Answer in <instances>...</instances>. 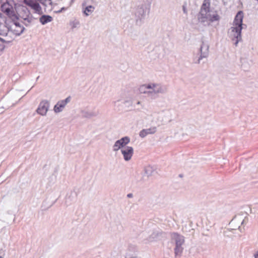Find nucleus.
Instances as JSON below:
<instances>
[{
  "label": "nucleus",
  "mask_w": 258,
  "mask_h": 258,
  "mask_svg": "<svg viewBox=\"0 0 258 258\" xmlns=\"http://www.w3.org/2000/svg\"><path fill=\"white\" fill-rule=\"evenodd\" d=\"M2 19V14H1V13H0V19Z\"/></svg>",
  "instance_id": "aec40b11"
},
{
  "label": "nucleus",
  "mask_w": 258,
  "mask_h": 258,
  "mask_svg": "<svg viewBox=\"0 0 258 258\" xmlns=\"http://www.w3.org/2000/svg\"><path fill=\"white\" fill-rule=\"evenodd\" d=\"M156 87L155 84L144 85L140 87V91L142 93H146L148 92L145 90L146 89H153ZM148 92H151L149 91Z\"/></svg>",
  "instance_id": "ddd939ff"
},
{
  "label": "nucleus",
  "mask_w": 258,
  "mask_h": 258,
  "mask_svg": "<svg viewBox=\"0 0 258 258\" xmlns=\"http://www.w3.org/2000/svg\"><path fill=\"white\" fill-rule=\"evenodd\" d=\"M18 20L7 19L6 21L7 26L0 25V35L3 37H0V39L5 42H10L13 38L9 36L12 34L18 36L23 32L24 28L17 22Z\"/></svg>",
  "instance_id": "f257e3e1"
},
{
  "label": "nucleus",
  "mask_w": 258,
  "mask_h": 258,
  "mask_svg": "<svg viewBox=\"0 0 258 258\" xmlns=\"http://www.w3.org/2000/svg\"><path fill=\"white\" fill-rule=\"evenodd\" d=\"M130 142L129 138L126 137L121 138L120 140L117 141L113 146V150L117 151L120 148H123Z\"/></svg>",
  "instance_id": "0eeeda50"
},
{
  "label": "nucleus",
  "mask_w": 258,
  "mask_h": 258,
  "mask_svg": "<svg viewBox=\"0 0 258 258\" xmlns=\"http://www.w3.org/2000/svg\"><path fill=\"white\" fill-rule=\"evenodd\" d=\"M173 238L175 239L176 244L177 246H181L184 242L183 236L179 235L176 233H174L172 235Z\"/></svg>",
  "instance_id": "9d476101"
},
{
  "label": "nucleus",
  "mask_w": 258,
  "mask_h": 258,
  "mask_svg": "<svg viewBox=\"0 0 258 258\" xmlns=\"http://www.w3.org/2000/svg\"><path fill=\"white\" fill-rule=\"evenodd\" d=\"M83 13L85 16H88L93 14L95 10V7L92 6H85L83 4Z\"/></svg>",
  "instance_id": "1a4fd4ad"
},
{
  "label": "nucleus",
  "mask_w": 258,
  "mask_h": 258,
  "mask_svg": "<svg viewBox=\"0 0 258 258\" xmlns=\"http://www.w3.org/2000/svg\"><path fill=\"white\" fill-rule=\"evenodd\" d=\"M255 258H258V251L257 253L255 254Z\"/></svg>",
  "instance_id": "a211bd4d"
},
{
  "label": "nucleus",
  "mask_w": 258,
  "mask_h": 258,
  "mask_svg": "<svg viewBox=\"0 0 258 258\" xmlns=\"http://www.w3.org/2000/svg\"><path fill=\"white\" fill-rule=\"evenodd\" d=\"M48 102L47 101H42L36 110L37 112L41 115H45L48 111Z\"/></svg>",
  "instance_id": "423d86ee"
},
{
  "label": "nucleus",
  "mask_w": 258,
  "mask_h": 258,
  "mask_svg": "<svg viewBox=\"0 0 258 258\" xmlns=\"http://www.w3.org/2000/svg\"><path fill=\"white\" fill-rule=\"evenodd\" d=\"M0 258H3V257H2V256H0Z\"/></svg>",
  "instance_id": "412c9836"
},
{
  "label": "nucleus",
  "mask_w": 258,
  "mask_h": 258,
  "mask_svg": "<svg viewBox=\"0 0 258 258\" xmlns=\"http://www.w3.org/2000/svg\"><path fill=\"white\" fill-rule=\"evenodd\" d=\"M127 197L129 198L132 197V194H128Z\"/></svg>",
  "instance_id": "f3484780"
},
{
  "label": "nucleus",
  "mask_w": 258,
  "mask_h": 258,
  "mask_svg": "<svg viewBox=\"0 0 258 258\" xmlns=\"http://www.w3.org/2000/svg\"><path fill=\"white\" fill-rule=\"evenodd\" d=\"M210 2L209 0H205L202 5L198 16V20L201 22L210 21L211 22L218 21L219 15L216 12H212L210 9Z\"/></svg>",
  "instance_id": "f03ea898"
},
{
  "label": "nucleus",
  "mask_w": 258,
  "mask_h": 258,
  "mask_svg": "<svg viewBox=\"0 0 258 258\" xmlns=\"http://www.w3.org/2000/svg\"><path fill=\"white\" fill-rule=\"evenodd\" d=\"M24 3L30 8L34 13L38 14H42V8L36 0H24Z\"/></svg>",
  "instance_id": "39448f33"
},
{
  "label": "nucleus",
  "mask_w": 258,
  "mask_h": 258,
  "mask_svg": "<svg viewBox=\"0 0 258 258\" xmlns=\"http://www.w3.org/2000/svg\"><path fill=\"white\" fill-rule=\"evenodd\" d=\"M152 133V132H150V129L149 130H143L140 133V136L143 138L145 137L147 134Z\"/></svg>",
  "instance_id": "4468645a"
},
{
  "label": "nucleus",
  "mask_w": 258,
  "mask_h": 258,
  "mask_svg": "<svg viewBox=\"0 0 258 258\" xmlns=\"http://www.w3.org/2000/svg\"><path fill=\"white\" fill-rule=\"evenodd\" d=\"M133 149L131 147H126L121 149V153L125 160H130L133 154Z\"/></svg>",
  "instance_id": "6e6552de"
},
{
  "label": "nucleus",
  "mask_w": 258,
  "mask_h": 258,
  "mask_svg": "<svg viewBox=\"0 0 258 258\" xmlns=\"http://www.w3.org/2000/svg\"><path fill=\"white\" fill-rule=\"evenodd\" d=\"M2 11L8 17V19H18V17L12 6L8 3L3 4L1 6Z\"/></svg>",
  "instance_id": "20e7f679"
},
{
  "label": "nucleus",
  "mask_w": 258,
  "mask_h": 258,
  "mask_svg": "<svg viewBox=\"0 0 258 258\" xmlns=\"http://www.w3.org/2000/svg\"><path fill=\"white\" fill-rule=\"evenodd\" d=\"M65 102H62V101H59L57 102V103L54 106V111L57 113L59 112L65 106Z\"/></svg>",
  "instance_id": "9b49d317"
},
{
  "label": "nucleus",
  "mask_w": 258,
  "mask_h": 258,
  "mask_svg": "<svg viewBox=\"0 0 258 258\" xmlns=\"http://www.w3.org/2000/svg\"><path fill=\"white\" fill-rule=\"evenodd\" d=\"M182 251V248L180 247V246H177L176 245V248H175V253L176 255H177L178 253L180 254Z\"/></svg>",
  "instance_id": "2eb2a0df"
},
{
  "label": "nucleus",
  "mask_w": 258,
  "mask_h": 258,
  "mask_svg": "<svg viewBox=\"0 0 258 258\" xmlns=\"http://www.w3.org/2000/svg\"><path fill=\"white\" fill-rule=\"evenodd\" d=\"M243 12L239 11L237 14L233 22V26L231 28L230 35L233 40H235V44L236 45L241 39V31L242 29Z\"/></svg>",
  "instance_id": "7ed1b4c3"
},
{
  "label": "nucleus",
  "mask_w": 258,
  "mask_h": 258,
  "mask_svg": "<svg viewBox=\"0 0 258 258\" xmlns=\"http://www.w3.org/2000/svg\"><path fill=\"white\" fill-rule=\"evenodd\" d=\"M183 11H184V12L185 13H186V10H185V7H183Z\"/></svg>",
  "instance_id": "6ab92c4d"
},
{
  "label": "nucleus",
  "mask_w": 258,
  "mask_h": 258,
  "mask_svg": "<svg viewBox=\"0 0 258 258\" xmlns=\"http://www.w3.org/2000/svg\"><path fill=\"white\" fill-rule=\"evenodd\" d=\"M70 97H67L64 100H61L62 102H65V105L70 101Z\"/></svg>",
  "instance_id": "dca6fc26"
},
{
  "label": "nucleus",
  "mask_w": 258,
  "mask_h": 258,
  "mask_svg": "<svg viewBox=\"0 0 258 258\" xmlns=\"http://www.w3.org/2000/svg\"><path fill=\"white\" fill-rule=\"evenodd\" d=\"M39 21L42 24L44 25L48 22H51L52 21V18L48 15H43L40 18Z\"/></svg>",
  "instance_id": "f8f14e48"
}]
</instances>
